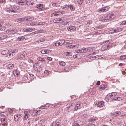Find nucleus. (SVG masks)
Segmentation results:
<instances>
[{"label": "nucleus", "mask_w": 126, "mask_h": 126, "mask_svg": "<svg viewBox=\"0 0 126 126\" xmlns=\"http://www.w3.org/2000/svg\"><path fill=\"white\" fill-rule=\"evenodd\" d=\"M106 87L105 85H101L100 86V90H103Z\"/></svg>", "instance_id": "nucleus-33"}, {"label": "nucleus", "mask_w": 126, "mask_h": 126, "mask_svg": "<svg viewBox=\"0 0 126 126\" xmlns=\"http://www.w3.org/2000/svg\"><path fill=\"white\" fill-rule=\"evenodd\" d=\"M67 29L69 31L73 32L76 30V28L74 26H69L67 27Z\"/></svg>", "instance_id": "nucleus-10"}, {"label": "nucleus", "mask_w": 126, "mask_h": 126, "mask_svg": "<svg viewBox=\"0 0 126 126\" xmlns=\"http://www.w3.org/2000/svg\"><path fill=\"white\" fill-rule=\"evenodd\" d=\"M79 46V44H77L76 45H75L73 46L72 45H71L70 46H67L66 47V48H71L72 49H73V48H78Z\"/></svg>", "instance_id": "nucleus-16"}, {"label": "nucleus", "mask_w": 126, "mask_h": 126, "mask_svg": "<svg viewBox=\"0 0 126 126\" xmlns=\"http://www.w3.org/2000/svg\"><path fill=\"white\" fill-rule=\"evenodd\" d=\"M113 99L115 100H116L118 101H121L122 100V98L119 97H114Z\"/></svg>", "instance_id": "nucleus-26"}, {"label": "nucleus", "mask_w": 126, "mask_h": 126, "mask_svg": "<svg viewBox=\"0 0 126 126\" xmlns=\"http://www.w3.org/2000/svg\"><path fill=\"white\" fill-rule=\"evenodd\" d=\"M89 103L87 102H83L82 103V105L83 107H85L87 106V105H88Z\"/></svg>", "instance_id": "nucleus-34"}, {"label": "nucleus", "mask_w": 126, "mask_h": 126, "mask_svg": "<svg viewBox=\"0 0 126 126\" xmlns=\"http://www.w3.org/2000/svg\"><path fill=\"white\" fill-rule=\"evenodd\" d=\"M57 12H56L55 13H53L51 15V16H58L57 14Z\"/></svg>", "instance_id": "nucleus-52"}, {"label": "nucleus", "mask_w": 126, "mask_h": 126, "mask_svg": "<svg viewBox=\"0 0 126 126\" xmlns=\"http://www.w3.org/2000/svg\"><path fill=\"white\" fill-rule=\"evenodd\" d=\"M17 22H19V23L22 22L21 21V20H20V18L18 19L17 20Z\"/></svg>", "instance_id": "nucleus-59"}, {"label": "nucleus", "mask_w": 126, "mask_h": 126, "mask_svg": "<svg viewBox=\"0 0 126 126\" xmlns=\"http://www.w3.org/2000/svg\"><path fill=\"white\" fill-rule=\"evenodd\" d=\"M81 103V102L80 101H79L76 103L74 108V110H77L78 109H79L80 108V104Z\"/></svg>", "instance_id": "nucleus-7"}, {"label": "nucleus", "mask_w": 126, "mask_h": 126, "mask_svg": "<svg viewBox=\"0 0 126 126\" xmlns=\"http://www.w3.org/2000/svg\"><path fill=\"white\" fill-rule=\"evenodd\" d=\"M121 113V112L119 111H117L112 113L113 116L114 117L118 116Z\"/></svg>", "instance_id": "nucleus-21"}, {"label": "nucleus", "mask_w": 126, "mask_h": 126, "mask_svg": "<svg viewBox=\"0 0 126 126\" xmlns=\"http://www.w3.org/2000/svg\"><path fill=\"white\" fill-rule=\"evenodd\" d=\"M110 8L109 6H106L98 10L97 11L100 13L106 12L109 10Z\"/></svg>", "instance_id": "nucleus-6"}, {"label": "nucleus", "mask_w": 126, "mask_h": 126, "mask_svg": "<svg viewBox=\"0 0 126 126\" xmlns=\"http://www.w3.org/2000/svg\"><path fill=\"white\" fill-rule=\"evenodd\" d=\"M58 21H62V22H64L65 21V17H62L58 18Z\"/></svg>", "instance_id": "nucleus-29"}, {"label": "nucleus", "mask_w": 126, "mask_h": 126, "mask_svg": "<svg viewBox=\"0 0 126 126\" xmlns=\"http://www.w3.org/2000/svg\"><path fill=\"white\" fill-rule=\"evenodd\" d=\"M73 43V41L71 40H68L65 43V45H67L68 44H70L72 43Z\"/></svg>", "instance_id": "nucleus-27"}, {"label": "nucleus", "mask_w": 126, "mask_h": 126, "mask_svg": "<svg viewBox=\"0 0 126 126\" xmlns=\"http://www.w3.org/2000/svg\"><path fill=\"white\" fill-rule=\"evenodd\" d=\"M18 50L17 49H15L13 50H8V55L9 57H11L13 56L14 55L15 53H17Z\"/></svg>", "instance_id": "nucleus-5"}, {"label": "nucleus", "mask_w": 126, "mask_h": 126, "mask_svg": "<svg viewBox=\"0 0 126 126\" xmlns=\"http://www.w3.org/2000/svg\"><path fill=\"white\" fill-rule=\"evenodd\" d=\"M64 54L67 56H71L72 55V53L71 52H65Z\"/></svg>", "instance_id": "nucleus-25"}, {"label": "nucleus", "mask_w": 126, "mask_h": 126, "mask_svg": "<svg viewBox=\"0 0 126 126\" xmlns=\"http://www.w3.org/2000/svg\"><path fill=\"white\" fill-rule=\"evenodd\" d=\"M110 40L108 41H106L104 43V44L103 45L102 48L104 49V50H106L107 49H109L110 48L111 45H110Z\"/></svg>", "instance_id": "nucleus-3"}, {"label": "nucleus", "mask_w": 126, "mask_h": 126, "mask_svg": "<svg viewBox=\"0 0 126 126\" xmlns=\"http://www.w3.org/2000/svg\"><path fill=\"white\" fill-rule=\"evenodd\" d=\"M27 2V0H19L17 1L16 3L20 5H24Z\"/></svg>", "instance_id": "nucleus-9"}, {"label": "nucleus", "mask_w": 126, "mask_h": 126, "mask_svg": "<svg viewBox=\"0 0 126 126\" xmlns=\"http://www.w3.org/2000/svg\"><path fill=\"white\" fill-rule=\"evenodd\" d=\"M43 23L41 22H32L30 23V25L31 26L39 25H42L43 24Z\"/></svg>", "instance_id": "nucleus-14"}, {"label": "nucleus", "mask_w": 126, "mask_h": 126, "mask_svg": "<svg viewBox=\"0 0 126 126\" xmlns=\"http://www.w3.org/2000/svg\"><path fill=\"white\" fill-rule=\"evenodd\" d=\"M76 51L77 53H79L81 52V49H80L79 50H77V51Z\"/></svg>", "instance_id": "nucleus-63"}, {"label": "nucleus", "mask_w": 126, "mask_h": 126, "mask_svg": "<svg viewBox=\"0 0 126 126\" xmlns=\"http://www.w3.org/2000/svg\"><path fill=\"white\" fill-rule=\"evenodd\" d=\"M54 122H53L51 125L50 126H54V125H55Z\"/></svg>", "instance_id": "nucleus-64"}, {"label": "nucleus", "mask_w": 126, "mask_h": 126, "mask_svg": "<svg viewBox=\"0 0 126 126\" xmlns=\"http://www.w3.org/2000/svg\"><path fill=\"white\" fill-rule=\"evenodd\" d=\"M11 6V5H8V12L9 14L8 15H13L16 14L19 12V8L18 7Z\"/></svg>", "instance_id": "nucleus-1"}, {"label": "nucleus", "mask_w": 126, "mask_h": 126, "mask_svg": "<svg viewBox=\"0 0 126 126\" xmlns=\"http://www.w3.org/2000/svg\"><path fill=\"white\" fill-rule=\"evenodd\" d=\"M100 84V82L99 81H97L96 84L97 85H99Z\"/></svg>", "instance_id": "nucleus-61"}, {"label": "nucleus", "mask_w": 126, "mask_h": 126, "mask_svg": "<svg viewBox=\"0 0 126 126\" xmlns=\"http://www.w3.org/2000/svg\"><path fill=\"white\" fill-rule=\"evenodd\" d=\"M114 17L115 16L113 14H109L105 16L102 20L105 21H109L114 18Z\"/></svg>", "instance_id": "nucleus-2"}, {"label": "nucleus", "mask_w": 126, "mask_h": 126, "mask_svg": "<svg viewBox=\"0 0 126 126\" xmlns=\"http://www.w3.org/2000/svg\"><path fill=\"white\" fill-rule=\"evenodd\" d=\"M57 13L58 15L59 16L61 15L62 14V12L60 11L58 12Z\"/></svg>", "instance_id": "nucleus-58"}, {"label": "nucleus", "mask_w": 126, "mask_h": 126, "mask_svg": "<svg viewBox=\"0 0 126 126\" xmlns=\"http://www.w3.org/2000/svg\"><path fill=\"white\" fill-rule=\"evenodd\" d=\"M27 55V54L25 53H22L20 54L19 59L24 60L26 58Z\"/></svg>", "instance_id": "nucleus-11"}, {"label": "nucleus", "mask_w": 126, "mask_h": 126, "mask_svg": "<svg viewBox=\"0 0 126 126\" xmlns=\"http://www.w3.org/2000/svg\"><path fill=\"white\" fill-rule=\"evenodd\" d=\"M8 53V50H5L2 51L1 52V54L3 55H6V56L7 57V54Z\"/></svg>", "instance_id": "nucleus-23"}, {"label": "nucleus", "mask_w": 126, "mask_h": 126, "mask_svg": "<svg viewBox=\"0 0 126 126\" xmlns=\"http://www.w3.org/2000/svg\"><path fill=\"white\" fill-rule=\"evenodd\" d=\"M110 100V99L109 98H108L107 97H106L105 99V100L107 102L109 101Z\"/></svg>", "instance_id": "nucleus-57"}, {"label": "nucleus", "mask_w": 126, "mask_h": 126, "mask_svg": "<svg viewBox=\"0 0 126 126\" xmlns=\"http://www.w3.org/2000/svg\"><path fill=\"white\" fill-rule=\"evenodd\" d=\"M68 7V6H67V5H65V7H63V8L64 9L66 8V9H68L69 8V7Z\"/></svg>", "instance_id": "nucleus-60"}, {"label": "nucleus", "mask_w": 126, "mask_h": 126, "mask_svg": "<svg viewBox=\"0 0 126 126\" xmlns=\"http://www.w3.org/2000/svg\"><path fill=\"white\" fill-rule=\"evenodd\" d=\"M44 41V40L43 39H39L37 40V42H42Z\"/></svg>", "instance_id": "nucleus-56"}, {"label": "nucleus", "mask_w": 126, "mask_h": 126, "mask_svg": "<svg viewBox=\"0 0 126 126\" xmlns=\"http://www.w3.org/2000/svg\"><path fill=\"white\" fill-rule=\"evenodd\" d=\"M83 0H78V2L79 3V4L81 5V4L82 3Z\"/></svg>", "instance_id": "nucleus-45"}, {"label": "nucleus", "mask_w": 126, "mask_h": 126, "mask_svg": "<svg viewBox=\"0 0 126 126\" xmlns=\"http://www.w3.org/2000/svg\"><path fill=\"white\" fill-rule=\"evenodd\" d=\"M26 38L24 36L18 37L17 38V40L18 41H23L26 40Z\"/></svg>", "instance_id": "nucleus-18"}, {"label": "nucleus", "mask_w": 126, "mask_h": 126, "mask_svg": "<svg viewBox=\"0 0 126 126\" xmlns=\"http://www.w3.org/2000/svg\"><path fill=\"white\" fill-rule=\"evenodd\" d=\"M0 121L2 124L4 126H6L7 125V123L6 119L4 118H0Z\"/></svg>", "instance_id": "nucleus-12"}, {"label": "nucleus", "mask_w": 126, "mask_h": 126, "mask_svg": "<svg viewBox=\"0 0 126 126\" xmlns=\"http://www.w3.org/2000/svg\"><path fill=\"white\" fill-rule=\"evenodd\" d=\"M8 111H9V112L10 113H12L13 112V110L11 109L8 108Z\"/></svg>", "instance_id": "nucleus-51"}, {"label": "nucleus", "mask_w": 126, "mask_h": 126, "mask_svg": "<svg viewBox=\"0 0 126 126\" xmlns=\"http://www.w3.org/2000/svg\"><path fill=\"white\" fill-rule=\"evenodd\" d=\"M21 117V116L20 114H17L14 116V119L16 121H17Z\"/></svg>", "instance_id": "nucleus-17"}, {"label": "nucleus", "mask_w": 126, "mask_h": 126, "mask_svg": "<svg viewBox=\"0 0 126 126\" xmlns=\"http://www.w3.org/2000/svg\"><path fill=\"white\" fill-rule=\"evenodd\" d=\"M65 42V41L64 39H61L60 40H58L57 42L54 43V44L56 46H61L63 45Z\"/></svg>", "instance_id": "nucleus-4"}, {"label": "nucleus", "mask_w": 126, "mask_h": 126, "mask_svg": "<svg viewBox=\"0 0 126 126\" xmlns=\"http://www.w3.org/2000/svg\"><path fill=\"white\" fill-rule=\"evenodd\" d=\"M20 19L21 20V22H22V21H24V20H26V18H25V17H23L21 18H20Z\"/></svg>", "instance_id": "nucleus-54"}, {"label": "nucleus", "mask_w": 126, "mask_h": 126, "mask_svg": "<svg viewBox=\"0 0 126 126\" xmlns=\"http://www.w3.org/2000/svg\"><path fill=\"white\" fill-rule=\"evenodd\" d=\"M73 57L74 58H77V55H74L73 56Z\"/></svg>", "instance_id": "nucleus-62"}, {"label": "nucleus", "mask_w": 126, "mask_h": 126, "mask_svg": "<svg viewBox=\"0 0 126 126\" xmlns=\"http://www.w3.org/2000/svg\"><path fill=\"white\" fill-rule=\"evenodd\" d=\"M28 76H29V77L30 79H33L34 78V76L32 74H28Z\"/></svg>", "instance_id": "nucleus-24"}, {"label": "nucleus", "mask_w": 126, "mask_h": 126, "mask_svg": "<svg viewBox=\"0 0 126 126\" xmlns=\"http://www.w3.org/2000/svg\"><path fill=\"white\" fill-rule=\"evenodd\" d=\"M123 29L122 28H116L115 29L113 30L112 31L111 33H115L122 31Z\"/></svg>", "instance_id": "nucleus-13"}, {"label": "nucleus", "mask_w": 126, "mask_h": 126, "mask_svg": "<svg viewBox=\"0 0 126 126\" xmlns=\"http://www.w3.org/2000/svg\"><path fill=\"white\" fill-rule=\"evenodd\" d=\"M52 5L53 7H57L59 6L58 4L56 3H53Z\"/></svg>", "instance_id": "nucleus-46"}, {"label": "nucleus", "mask_w": 126, "mask_h": 126, "mask_svg": "<svg viewBox=\"0 0 126 126\" xmlns=\"http://www.w3.org/2000/svg\"><path fill=\"white\" fill-rule=\"evenodd\" d=\"M37 8L38 9L37 10L38 11H41L43 10L44 9L43 5L41 4H39L37 5Z\"/></svg>", "instance_id": "nucleus-8"}, {"label": "nucleus", "mask_w": 126, "mask_h": 126, "mask_svg": "<svg viewBox=\"0 0 126 126\" xmlns=\"http://www.w3.org/2000/svg\"><path fill=\"white\" fill-rule=\"evenodd\" d=\"M33 29L32 28H25L23 29V31L25 32H30L32 31Z\"/></svg>", "instance_id": "nucleus-15"}, {"label": "nucleus", "mask_w": 126, "mask_h": 126, "mask_svg": "<svg viewBox=\"0 0 126 126\" xmlns=\"http://www.w3.org/2000/svg\"><path fill=\"white\" fill-rule=\"evenodd\" d=\"M68 7L72 11H74L75 10V7L72 4L69 5Z\"/></svg>", "instance_id": "nucleus-22"}, {"label": "nucleus", "mask_w": 126, "mask_h": 126, "mask_svg": "<svg viewBox=\"0 0 126 126\" xmlns=\"http://www.w3.org/2000/svg\"><path fill=\"white\" fill-rule=\"evenodd\" d=\"M94 48L91 47H88V52L89 51H92L93 50Z\"/></svg>", "instance_id": "nucleus-37"}, {"label": "nucleus", "mask_w": 126, "mask_h": 126, "mask_svg": "<svg viewBox=\"0 0 126 126\" xmlns=\"http://www.w3.org/2000/svg\"><path fill=\"white\" fill-rule=\"evenodd\" d=\"M58 18L57 19H54L53 20V22L55 23L58 22Z\"/></svg>", "instance_id": "nucleus-55"}, {"label": "nucleus", "mask_w": 126, "mask_h": 126, "mask_svg": "<svg viewBox=\"0 0 126 126\" xmlns=\"http://www.w3.org/2000/svg\"><path fill=\"white\" fill-rule=\"evenodd\" d=\"M17 32V31L16 30L13 29L10 30H8V34H13L16 33Z\"/></svg>", "instance_id": "nucleus-20"}, {"label": "nucleus", "mask_w": 126, "mask_h": 126, "mask_svg": "<svg viewBox=\"0 0 126 126\" xmlns=\"http://www.w3.org/2000/svg\"><path fill=\"white\" fill-rule=\"evenodd\" d=\"M24 114H25L24 116V120H26L27 119L28 115L27 114L25 113V112H24Z\"/></svg>", "instance_id": "nucleus-42"}, {"label": "nucleus", "mask_w": 126, "mask_h": 126, "mask_svg": "<svg viewBox=\"0 0 126 126\" xmlns=\"http://www.w3.org/2000/svg\"><path fill=\"white\" fill-rule=\"evenodd\" d=\"M59 64L61 65H65L66 64V63L64 62L61 61L59 63Z\"/></svg>", "instance_id": "nucleus-39"}, {"label": "nucleus", "mask_w": 126, "mask_h": 126, "mask_svg": "<svg viewBox=\"0 0 126 126\" xmlns=\"http://www.w3.org/2000/svg\"><path fill=\"white\" fill-rule=\"evenodd\" d=\"M83 49V52L85 53L86 52H88V48H84Z\"/></svg>", "instance_id": "nucleus-43"}, {"label": "nucleus", "mask_w": 126, "mask_h": 126, "mask_svg": "<svg viewBox=\"0 0 126 126\" xmlns=\"http://www.w3.org/2000/svg\"><path fill=\"white\" fill-rule=\"evenodd\" d=\"M41 53L43 54H46L45 49H44L41 51Z\"/></svg>", "instance_id": "nucleus-50"}, {"label": "nucleus", "mask_w": 126, "mask_h": 126, "mask_svg": "<svg viewBox=\"0 0 126 126\" xmlns=\"http://www.w3.org/2000/svg\"><path fill=\"white\" fill-rule=\"evenodd\" d=\"M73 126H79L77 121H75L73 123Z\"/></svg>", "instance_id": "nucleus-35"}, {"label": "nucleus", "mask_w": 126, "mask_h": 126, "mask_svg": "<svg viewBox=\"0 0 126 126\" xmlns=\"http://www.w3.org/2000/svg\"><path fill=\"white\" fill-rule=\"evenodd\" d=\"M111 94L110 93H109V94L107 95V97L108 98H109L110 100V98H112V97L111 95Z\"/></svg>", "instance_id": "nucleus-47"}, {"label": "nucleus", "mask_w": 126, "mask_h": 126, "mask_svg": "<svg viewBox=\"0 0 126 126\" xmlns=\"http://www.w3.org/2000/svg\"><path fill=\"white\" fill-rule=\"evenodd\" d=\"M33 19L34 18H33L30 17L26 18V20L31 21L33 20Z\"/></svg>", "instance_id": "nucleus-36"}, {"label": "nucleus", "mask_w": 126, "mask_h": 126, "mask_svg": "<svg viewBox=\"0 0 126 126\" xmlns=\"http://www.w3.org/2000/svg\"><path fill=\"white\" fill-rule=\"evenodd\" d=\"M104 104V102L103 101H99L98 102L97 106L99 107H102Z\"/></svg>", "instance_id": "nucleus-19"}, {"label": "nucleus", "mask_w": 126, "mask_h": 126, "mask_svg": "<svg viewBox=\"0 0 126 126\" xmlns=\"http://www.w3.org/2000/svg\"><path fill=\"white\" fill-rule=\"evenodd\" d=\"M121 60H124L126 59V55H122L120 57Z\"/></svg>", "instance_id": "nucleus-31"}, {"label": "nucleus", "mask_w": 126, "mask_h": 126, "mask_svg": "<svg viewBox=\"0 0 126 126\" xmlns=\"http://www.w3.org/2000/svg\"><path fill=\"white\" fill-rule=\"evenodd\" d=\"M110 93L111 94V95L112 96V98H113V96H115L117 94L116 92H112Z\"/></svg>", "instance_id": "nucleus-38"}, {"label": "nucleus", "mask_w": 126, "mask_h": 126, "mask_svg": "<svg viewBox=\"0 0 126 126\" xmlns=\"http://www.w3.org/2000/svg\"><path fill=\"white\" fill-rule=\"evenodd\" d=\"M46 54H48L49 53H50L51 52L50 50L48 49H46Z\"/></svg>", "instance_id": "nucleus-48"}, {"label": "nucleus", "mask_w": 126, "mask_h": 126, "mask_svg": "<svg viewBox=\"0 0 126 126\" xmlns=\"http://www.w3.org/2000/svg\"><path fill=\"white\" fill-rule=\"evenodd\" d=\"M126 25V20H124V21H123L122 23L120 24V25Z\"/></svg>", "instance_id": "nucleus-41"}, {"label": "nucleus", "mask_w": 126, "mask_h": 126, "mask_svg": "<svg viewBox=\"0 0 126 126\" xmlns=\"http://www.w3.org/2000/svg\"><path fill=\"white\" fill-rule=\"evenodd\" d=\"M96 119L95 118H90V119H89V120L88 121L89 122H93L94 121H96Z\"/></svg>", "instance_id": "nucleus-28"}, {"label": "nucleus", "mask_w": 126, "mask_h": 126, "mask_svg": "<svg viewBox=\"0 0 126 126\" xmlns=\"http://www.w3.org/2000/svg\"><path fill=\"white\" fill-rule=\"evenodd\" d=\"M14 67V65L12 64H8V69H12Z\"/></svg>", "instance_id": "nucleus-30"}, {"label": "nucleus", "mask_w": 126, "mask_h": 126, "mask_svg": "<svg viewBox=\"0 0 126 126\" xmlns=\"http://www.w3.org/2000/svg\"><path fill=\"white\" fill-rule=\"evenodd\" d=\"M55 123V125H54V126H59L60 125V123L59 122H56H56H54Z\"/></svg>", "instance_id": "nucleus-49"}, {"label": "nucleus", "mask_w": 126, "mask_h": 126, "mask_svg": "<svg viewBox=\"0 0 126 126\" xmlns=\"http://www.w3.org/2000/svg\"><path fill=\"white\" fill-rule=\"evenodd\" d=\"M37 59L38 60L40 61H41L42 62L45 61V59L44 58H42L38 57Z\"/></svg>", "instance_id": "nucleus-32"}, {"label": "nucleus", "mask_w": 126, "mask_h": 126, "mask_svg": "<svg viewBox=\"0 0 126 126\" xmlns=\"http://www.w3.org/2000/svg\"><path fill=\"white\" fill-rule=\"evenodd\" d=\"M77 121L78 123V125H79V126H80V125L83 124V122L80 121Z\"/></svg>", "instance_id": "nucleus-40"}, {"label": "nucleus", "mask_w": 126, "mask_h": 126, "mask_svg": "<svg viewBox=\"0 0 126 126\" xmlns=\"http://www.w3.org/2000/svg\"><path fill=\"white\" fill-rule=\"evenodd\" d=\"M20 19L21 20V22H22V21H24V20H26V18H25V17H23L21 18H20Z\"/></svg>", "instance_id": "nucleus-53"}, {"label": "nucleus", "mask_w": 126, "mask_h": 126, "mask_svg": "<svg viewBox=\"0 0 126 126\" xmlns=\"http://www.w3.org/2000/svg\"><path fill=\"white\" fill-rule=\"evenodd\" d=\"M29 76H28V74L24 76V78L25 80H27Z\"/></svg>", "instance_id": "nucleus-44"}]
</instances>
